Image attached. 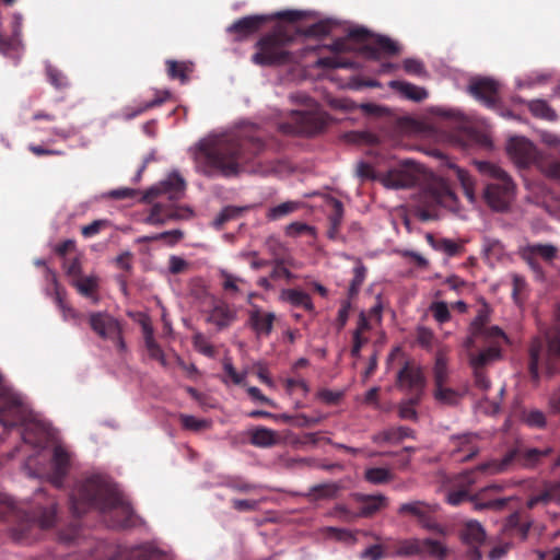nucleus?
<instances>
[{
	"label": "nucleus",
	"mask_w": 560,
	"mask_h": 560,
	"mask_svg": "<svg viewBox=\"0 0 560 560\" xmlns=\"http://www.w3.org/2000/svg\"><path fill=\"white\" fill-rule=\"evenodd\" d=\"M91 508L98 509L105 522L113 528L131 527L138 522L117 486L102 475H94L79 482L71 493L73 514L81 515Z\"/></svg>",
	"instance_id": "f257e3e1"
},
{
	"label": "nucleus",
	"mask_w": 560,
	"mask_h": 560,
	"mask_svg": "<svg viewBox=\"0 0 560 560\" xmlns=\"http://www.w3.org/2000/svg\"><path fill=\"white\" fill-rule=\"evenodd\" d=\"M242 148L241 139L235 133L211 132L190 147L188 152L198 173L208 177H232L240 173L241 163L245 161Z\"/></svg>",
	"instance_id": "f03ea898"
},
{
	"label": "nucleus",
	"mask_w": 560,
	"mask_h": 560,
	"mask_svg": "<svg viewBox=\"0 0 560 560\" xmlns=\"http://www.w3.org/2000/svg\"><path fill=\"white\" fill-rule=\"evenodd\" d=\"M0 424L4 429L20 425L22 439L36 452L43 450L52 438L47 422L32 410L26 398L15 392L0 375Z\"/></svg>",
	"instance_id": "7ed1b4c3"
},
{
	"label": "nucleus",
	"mask_w": 560,
	"mask_h": 560,
	"mask_svg": "<svg viewBox=\"0 0 560 560\" xmlns=\"http://www.w3.org/2000/svg\"><path fill=\"white\" fill-rule=\"evenodd\" d=\"M529 373L535 382L539 380L540 364H546L549 375L556 372L551 361L552 359L560 358V306L556 314V324L546 334L545 339L541 337L533 339L529 347Z\"/></svg>",
	"instance_id": "20e7f679"
},
{
	"label": "nucleus",
	"mask_w": 560,
	"mask_h": 560,
	"mask_svg": "<svg viewBox=\"0 0 560 560\" xmlns=\"http://www.w3.org/2000/svg\"><path fill=\"white\" fill-rule=\"evenodd\" d=\"M553 452L551 446H545L542 448H513L509 451L501 459H490L486 463L478 465V469H481L490 475H498L505 472L512 468L515 463L523 468H535L541 460V458L550 455Z\"/></svg>",
	"instance_id": "39448f33"
},
{
	"label": "nucleus",
	"mask_w": 560,
	"mask_h": 560,
	"mask_svg": "<svg viewBox=\"0 0 560 560\" xmlns=\"http://www.w3.org/2000/svg\"><path fill=\"white\" fill-rule=\"evenodd\" d=\"M290 40V36H282L280 27L276 28L257 43L258 50L252 57L253 62L262 67L291 62L292 54L284 47L285 43Z\"/></svg>",
	"instance_id": "423d86ee"
},
{
	"label": "nucleus",
	"mask_w": 560,
	"mask_h": 560,
	"mask_svg": "<svg viewBox=\"0 0 560 560\" xmlns=\"http://www.w3.org/2000/svg\"><path fill=\"white\" fill-rule=\"evenodd\" d=\"M424 176V167L413 160H405L380 175V182L388 189L409 188Z\"/></svg>",
	"instance_id": "0eeeda50"
},
{
	"label": "nucleus",
	"mask_w": 560,
	"mask_h": 560,
	"mask_svg": "<svg viewBox=\"0 0 560 560\" xmlns=\"http://www.w3.org/2000/svg\"><path fill=\"white\" fill-rule=\"evenodd\" d=\"M482 198L492 211L506 212L516 198V184L512 178L489 183L483 188Z\"/></svg>",
	"instance_id": "6e6552de"
},
{
	"label": "nucleus",
	"mask_w": 560,
	"mask_h": 560,
	"mask_svg": "<svg viewBox=\"0 0 560 560\" xmlns=\"http://www.w3.org/2000/svg\"><path fill=\"white\" fill-rule=\"evenodd\" d=\"M303 15H305V12L302 11H279L271 15L245 16L231 24L228 27V32L235 33L236 40H243L247 36L256 33L260 25L268 19L285 18L289 21L294 22L300 20Z\"/></svg>",
	"instance_id": "1a4fd4ad"
},
{
	"label": "nucleus",
	"mask_w": 560,
	"mask_h": 560,
	"mask_svg": "<svg viewBox=\"0 0 560 560\" xmlns=\"http://www.w3.org/2000/svg\"><path fill=\"white\" fill-rule=\"evenodd\" d=\"M506 152L510 159L518 167H527L532 164H540L545 162L539 158V152L535 144L525 137H512L506 143Z\"/></svg>",
	"instance_id": "9d476101"
},
{
	"label": "nucleus",
	"mask_w": 560,
	"mask_h": 560,
	"mask_svg": "<svg viewBox=\"0 0 560 560\" xmlns=\"http://www.w3.org/2000/svg\"><path fill=\"white\" fill-rule=\"evenodd\" d=\"M427 380L422 368L410 361H405L404 366L397 373V386L405 392L421 396L424 392Z\"/></svg>",
	"instance_id": "9b49d317"
},
{
	"label": "nucleus",
	"mask_w": 560,
	"mask_h": 560,
	"mask_svg": "<svg viewBox=\"0 0 560 560\" xmlns=\"http://www.w3.org/2000/svg\"><path fill=\"white\" fill-rule=\"evenodd\" d=\"M247 314V325L256 338H267L271 335L277 318L275 312L265 311L259 305H253Z\"/></svg>",
	"instance_id": "f8f14e48"
},
{
	"label": "nucleus",
	"mask_w": 560,
	"mask_h": 560,
	"mask_svg": "<svg viewBox=\"0 0 560 560\" xmlns=\"http://www.w3.org/2000/svg\"><path fill=\"white\" fill-rule=\"evenodd\" d=\"M92 329L104 339H117L121 350L125 349V342L121 339L120 325L117 319L106 313H93L90 316Z\"/></svg>",
	"instance_id": "ddd939ff"
},
{
	"label": "nucleus",
	"mask_w": 560,
	"mask_h": 560,
	"mask_svg": "<svg viewBox=\"0 0 560 560\" xmlns=\"http://www.w3.org/2000/svg\"><path fill=\"white\" fill-rule=\"evenodd\" d=\"M478 434L463 433L451 436V455L458 462H466L479 453Z\"/></svg>",
	"instance_id": "4468645a"
},
{
	"label": "nucleus",
	"mask_w": 560,
	"mask_h": 560,
	"mask_svg": "<svg viewBox=\"0 0 560 560\" xmlns=\"http://www.w3.org/2000/svg\"><path fill=\"white\" fill-rule=\"evenodd\" d=\"M498 90L499 82L490 78L476 79L468 86V92L476 100L493 109L497 107Z\"/></svg>",
	"instance_id": "2eb2a0df"
},
{
	"label": "nucleus",
	"mask_w": 560,
	"mask_h": 560,
	"mask_svg": "<svg viewBox=\"0 0 560 560\" xmlns=\"http://www.w3.org/2000/svg\"><path fill=\"white\" fill-rule=\"evenodd\" d=\"M71 453L61 444L54 447L51 458V472L48 475L50 482L60 488L62 479L67 475L71 464Z\"/></svg>",
	"instance_id": "dca6fc26"
},
{
	"label": "nucleus",
	"mask_w": 560,
	"mask_h": 560,
	"mask_svg": "<svg viewBox=\"0 0 560 560\" xmlns=\"http://www.w3.org/2000/svg\"><path fill=\"white\" fill-rule=\"evenodd\" d=\"M186 180L178 171L171 172L158 186L150 188L149 194H165L171 200H178L184 197Z\"/></svg>",
	"instance_id": "f3484780"
},
{
	"label": "nucleus",
	"mask_w": 560,
	"mask_h": 560,
	"mask_svg": "<svg viewBox=\"0 0 560 560\" xmlns=\"http://www.w3.org/2000/svg\"><path fill=\"white\" fill-rule=\"evenodd\" d=\"M236 318L237 312L225 302L220 301L209 312L207 322L221 330L232 325Z\"/></svg>",
	"instance_id": "a211bd4d"
},
{
	"label": "nucleus",
	"mask_w": 560,
	"mask_h": 560,
	"mask_svg": "<svg viewBox=\"0 0 560 560\" xmlns=\"http://www.w3.org/2000/svg\"><path fill=\"white\" fill-rule=\"evenodd\" d=\"M351 497L362 503L359 517H370L387 505V498L383 494L353 493Z\"/></svg>",
	"instance_id": "6ab92c4d"
},
{
	"label": "nucleus",
	"mask_w": 560,
	"mask_h": 560,
	"mask_svg": "<svg viewBox=\"0 0 560 560\" xmlns=\"http://www.w3.org/2000/svg\"><path fill=\"white\" fill-rule=\"evenodd\" d=\"M487 538V533L482 524L476 520H469L464 523L460 530V539L469 547H480Z\"/></svg>",
	"instance_id": "aec40b11"
},
{
	"label": "nucleus",
	"mask_w": 560,
	"mask_h": 560,
	"mask_svg": "<svg viewBox=\"0 0 560 560\" xmlns=\"http://www.w3.org/2000/svg\"><path fill=\"white\" fill-rule=\"evenodd\" d=\"M557 247L552 244H527L521 248V255L524 259L528 261V264L532 266L533 269L537 270V272L540 271V269L534 264L533 257L534 256H540L546 260H551L557 255Z\"/></svg>",
	"instance_id": "412c9836"
},
{
	"label": "nucleus",
	"mask_w": 560,
	"mask_h": 560,
	"mask_svg": "<svg viewBox=\"0 0 560 560\" xmlns=\"http://www.w3.org/2000/svg\"><path fill=\"white\" fill-rule=\"evenodd\" d=\"M279 301L293 307H303L308 312H314V303L308 293L298 289H283L279 293Z\"/></svg>",
	"instance_id": "4be33fe9"
},
{
	"label": "nucleus",
	"mask_w": 560,
	"mask_h": 560,
	"mask_svg": "<svg viewBox=\"0 0 560 560\" xmlns=\"http://www.w3.org/2000/svg\"><path fill=\"white\" fill-rule=\"evenodd\" d=\"M252 445L260 448H268L277 445L280 441L278 433L266 427H255L247 431Z\"/></svg>",
	"instance_id": "5701e85b"
},
{
	"label": "nucleus",
	"mask_w": 560,
	"mask_h": 560,
	"mask_svg": "<svg viewBox=\"0 0 560 560\" xmlns=\"http://www.w3.org/2000/svg\"><path fill=\"white\" fill-rule=\"evenodd\" d=\"M560 503V480L556 482H546L540 493L532 495L527 501L529 509L542 504Z\"/></svg>",
	"instance_id": "b1692460"
},
{
	"label": "nucleus",
	"mask_w": 560,
	"mask_h": 560,
	"mask_svg": "<svg viewBox=\"0 0 560 560\" xmlns=\"http://www.w3.org/2000/svg\"><path fill=\"white\" fill-rule=\"evenodd\" d=\"M501 357V350L498 343L490 345L478 353L469 355V364L474 371H483V369Z\"/></svg>",
	"instance_id": "393cba45"
},
{
	"label": "nucleus",
	"mask_w": 560,
	"mask_h": 560,
	"mask_svg": "<svg viewBox=\"0 0 560 560\" xmlns=\"http://www.w3.org/2000/svg\"><path fill=\"white\" fill-rule=\"evenodd\" d=\"M388 85L402 97L413 102H422L429 95L428 91L423 86L406 81L394 80L390 81Z\"/></svg>",
	"instance_id": "a878e982"
},
{
	"label": "nucleus",
	"mask_w": 560,
	"mask_h": 560,
	"mask_svg": "<svg viewBox=\"0 0 560 560\" xmlns=\"http://www.w3.org/2000/svg\"><path fill=\"white\" fill-rule=\"evenodd\" d=\"M295 119L301 122L300 132L314 135L320 131L325 126V118L320 113H300L296 112Z\"/></svg>",
	"instance_id": "bb28decb"
},
{
	"label": "nucleus",
	"mask_w": 560,
	"mask_h": 560,
	"mask_svg": "<svg viewBox=\"0 0 560 560\" xmlns=\"http://www.w3.org/2000/svg\"><path fill=\"white\" fill-rule=\"evenodd\" d=\"M448 167L454 172L456 179L460 183L464 194L468 202L472 206H477L478 198L475 192V180L470 174L454 163H450Z\"/></svg>",
	"instance_id": "cd10ccee"
},
{
	"label": "nucleus",
	"mask_w": 560,
	"mask_h": 560,
	"mask_svg": "<svg viewBox=\"0 0 560 560\" xmlns=\"http://www.w3.org/2000/svg\"><path fill=\"white\" fill-rule=\"evenodd\" d=\"M439 510V504L427 503L423 501H412L402 503L398 512L400 514H410L418 518L419 523L427 517L428 514H434Z\"/></svg>",
	"instance_id": "c85d7f7f"
},
{
	"label": "nucleus",
	"mask_w": 560,
	"mask_h": 560,
	"mask_svg": "<svg viewBox=\"0 0 560 560\" xmlns=\"http://www.w3.org/2000/svg\"><path fill=\"white\" fill-rule=\"evenodd\" d=\"M517 102L526 104L532 115L536 118L545 119L548 121H555L558 117L556 110L545 100L536 98L530 101H524L522 98H518Z\"/></svg>",
	"instance_id": "c756f323"
},
{
	"label": "nucleus",
	"mask_w": 560,
	"mask_h": 560,
	"mask_svg": "<svg viewBox=\"0 0 560 560\" xmlns=\"http://www.w3.org/2000/svg\"><path fill=\"white\" fill-rule=\"evenodd\" d=\"M412 435V430L408 427H396L384 430L373 435L372 440L376 444L390 443L397 444L406 438Z\"/></svg>",
	"instance_id": "7c9ffc66"
},
{
	"label": "nucleus",
	"mask_w": 560,
	"mask_h": 560,
	"mask_svg": "<svg viewBox=\"0 0 560 560\" xmlns=\"http://www.w3.org/2000/svg\"><path fill=\"white\" fill-rule=\"evenodd\" d=\"M219 276L221 278V285L224 292L232 298H236L242 294V287L247 283L244 278L233 275L225 269H219Z\"/></svg>",
	"instance_id": "2f4dec72"
},
{
	"label": "nucleus",
	"mask_w": 560,
	"mask_h": 560,
	"mask_svg": "<svg viewBox=\"0 0 560 560\" xmlns=\"http://www.w3.org/2000/svg\"><path fill=\"white\" fill-rule=\"evenodd\" d=\"M482 254L489 262H494L504 257L505 247L500 240L491 236H483Z\"/></svg>",
	"instance_id": "473e14b6"
},
{
	"label": "nucleus",
	"mask_w": 560,
	"mask_h": 560,
	"mask_svg": "<svg viewBox=\"0 0 560 560\" xmlns=\"http://www.w3.org/2000/svg\"><path fill=\"white\" fill-rule=\"evenodd\" d=\"M130 560H173V558L171 555L162 552L151 545H145L132 548Z\"/></svg>",
	"instance_id": "72a5a7b5"
},
{
	"label": "nucleus",
	"mask_w": 560,
	"mask_h": 560,
	"mask_svg": "<svg viewBox=\"0 0 560 560\" xmlns=\"http://www.w3.org/2000/svg\"><path fill=\"white\" fill-rule=\"evenodd\" d=\"M334 213L329 215V229L327 231L328 238L332 241L342 240L343 237L339 234V228L343 218V206L338 199H332Z\"/></svg>",
	"instance_id": "f704fd0d"
},
{
	"label": "nucleus",
	"mask_w": 560,
	"mask_h": 560,
	"mask_svg": "<svg viewBox=\"0 0 560 560\" xmlns=\"http://www.w3.org/2000/svg\"><path fill=\"white\" fill-rule=\"evenodd\" d=\"M433 397L441 405L456 406L459 404L463 393L445 384L434 387Z\"/></svg>",
	"instance_id": "c9c22d12"
},
{
	"label": "nucleus",
	"mask_w": 560,
	"mask_h": 560,
	"mask_svg": "<svg viewBox=\"0 0 560 560\" xmlns=\"http://www.w3.org/2000/svg\"><path fill=\"white\" fill-rule=\"evenodd\" d=\"M446 556L447 547L445 544L431 538L422 539V559L444 560Z\"/></svg>",
	"instance_id": "e433bc0d"
},
{
	"label": "nucleus",
	"mask_w": 560,
	"mask_h": 560,
	"mask_svg": "<svg viewBox=\"0 0 560 560\" xmlns=\"http://www.w3.org/2000/svg\"><path fill=\"white\" fill-rule=\"evenodd\" d=\"M475 165L479 173L483 176L492 178L494 182H503L512 178L505 170L499 164L489 161H476Z\"/></svg>",
	"instance_id": "4c0bfd02"
},
{
	"label": "nucleus",
	"mask_w": 560,
	"mask_h": 560,
	"mask_svg": "<svg viewBox=\"0 0 560 560\" xmlns=\"http://www.w3.org/2000/svg\"><path fill=\"white\" fill-rule=\"evenodd\" d=\"M450 377V370L447 358L443 351H439L435 355L433 365V382L434 387L447 384Z\"/></svg>",
	"instance_id": "58836bf2"
},
{
	"label": "nucleus",
	"mask_w": 560,
	"mask_h": 560,
	"mask_svg": "<svg viewBox=\"0 0 560 560\" xmlns=\"http://www.w3.org/2000/svg\"><path fill=\"white\" fill-rule=\"evenodd\" d=\"M485 497L486 495L483 493H480V490L476 494L469 497V501L474 504L475 511H482V510L501 511L504 509V506L506 505V503L510 500L509 498H500V499H494V500L482 501V499Z\"/></svg>",
	"instance_id": "ea45409f"
},
{
	"label": "nucleus",
	"mask_w": 560,
	"mask_h": 560,
	"mask_svg": "<svg viewBox=\"0 0 560 560\" xmlns=\"http://www.w3.org/2000/svg\"><path fill=\"white\" fill-rule=\"evenodd\" d=\"M489 319L488 312L486 310L480 311L474 320L470 324L469 328V337L465 341V347L469 348L475 345V342L479 339L480 335H483V329L487 327V322Z\"/></svg>",
	"instance_id": "a19ab883"
},
{
	"label": "nucleus",
	"mask_w": 560,
	"mask_h": 560,
	"mask_svg": "<svg viewBox=\"0 0 560 560\" xmlns=\"http://www.w3.org/2000/svg\"><path fill=\"white\" fill-rule=\"evenodd\" d=\"M170 95L171 93L168 90H164L162 92L156 91V95L152 101L139 104L133 110L126 108L122 113V116L125 119H132L136 116L142 114L148 108L161 105L165 100L170 97Z\"/></svg>",
	"instance_id": "79ce46f5"
},
{
	"label": "nucleus",
	"mask_w": 560,
	"mask_h": 560,
	"mask_svg": "<svg viewBox=\"0 0 560 560\" xmlns=\"http://www.w3.org/2000/svg\"><path fill=\"white\" fill-rule=\"evenodd\" d=\"M300 207H301V202H299V201H293V200L284 201L280 205L269 208L266 213V218L269 221H277V220H280V219L295 212L296 210L300 209Z\"/></svg>",
	"instance_id": "37998d69"
},
{
	"label": "nucleus",
	"mask_w": 560,
	"mask_h": 560,
	"mask_svg": "<svg viewBox=\"0 0 560 560\" xmlns=\"http://www.w3.org/2000/svg\"><path fill=\"white\" fill-rule=\"evenodd\" d=\"M284 234L288 237H292V238H296L302 235H308L312 238H316L317 231H316L315 226H313V225H310L307 223L300 222V221H294L285 226Z\"/></svg>",
	"instance_id": "c03bdc74"
},
{
	"label": "nucleus",
	"mask_w": 560,
	"mask_h": 560,
	"mask_svg": "<svg viewBox=\"0 0 560 560\" xmlns=\"http://www.w3.org/2000/svg\"><path fill=\"white\" fill-rule=\"evenodd\" d=\"M431 114L441 117L446 120L454 121L457 125L466 122L465 114L458 108L445 107V106H433L430 109Z\"/></svg>",
	"instance_id": "a18cd8bd"
},
{
	"label": "nucleus",
	"mask_w": 560,
	"mask_h": 560,
	"mask_svg": "<svg viewBox=\"0 0 560 560\" xmlns=\"http://www.w3.org/2000/svg\"><path fill=\"white\" fill-rule=\"evenodd\" d=\"M248 207H235L226 206L219 214L214 218L212 225L214 229L220 230L228 221L237 218L243 211L247 210Z\"/></svg>",
	"instance_id": "49530a36"
},
{
	"label": "nucleus",
	"mask_w": 560,
	"mask_h": 560,
	"mask_svg": "<svg viewBox=\"0 0 560 560\" xmlns=\"http://www.w3.org/2000/svg\"><path fill=\"white\" fill-rule=\"evenodd\" d=\"M396 556H418L422 558V539L410 538L401 541L395 552Z\"/></svg>",
	"instance_id": "de8ad7c7"
},
{
	"label": "nucleus",
	"mask_w": 560,
	"mask_h": 560,
	"mask_svg": "<svg viewBox=\"0 0 560 560\" xmlns=\"http://www.w3.org/2000/svg\"><path fill=\"white\" fill-rule=\"evenodd\" d=\"M364 479L372 485H382L393 480V474L385 467H372L365 470Z\"/></svg>",
	"instance_id": "09e8293b"
},
{
	"label": "nucleus",
	"mask_w": 560,
	"mask_h": 560,
	"mask_svg": "<svg viewBox=\"0 0 560 560\" xmlns=\"http://www.w3.org/2000/svg\"><path fill=\"white\" fill-rule=\"evenodd\" d=\"M337 22L331 19L318 21L310 25L305 31L304 35L314 37H324L331 33Z\"/></svg>",
	"instance_id": "8fccbe9b"
},
{
	"label": "nucleus",
	"mask_w": 560,
	"mask_h": 560,
	"mask_svg": "<svg viewBox=\"0 0 560 560\" xmlns=\"http://www.w3.org/2000/svg\"><path fill=\"white\" fill-rule=\"evenodd\" d=\"M73 285L84 296L92 298L98 288V278L96 276H86L73 281Z\"/></svg>",
	"instance_id": "3c124183"
},
{
	"label": "nucleus",
	"mask_w": 560,
	"mask_h": 560,
	"mask_svg": "<svg viewBox=\"0 0 560 560\" xmlns=\"http://www.w3.org/2000/svg\"><path fill=\"white\" fill-rule=\"evenodd\" d=\"M550 77L551 74L548 72L534 71L527 74L524 79L517 80L516 85L518 89H529L536 85H542L550 79Z\"/></svg>",
	"instance_id": "603ef678"
},
{
	"label": "nucleus",
	"mask_w": 560,
	"mask_h": 560,
	"mask_svg": "<svg viewBox=\"0 0 560 560\" xmlns=\"http://www.w3.org/2000/svg\"><path fill=\"white\" fill-rule=\"evenodd\" d=\"M167 73L172 79H179L182 83L188 81L187 72L191 71L192 63L182 62L178 63L174 60H167Z\"/></svg>",
	"instance_id": "864d4df0"
},
{
	"label": "nucleus",
	"mask_w": 560,
	"mask_h": 560,
	"mask_svg": "<svg viewBox=\"0 0 560 560\" xmlns=\"http://www.w3.org/2000/svg\"><path fill=\"white\" fill-rule=\"evenodd\" d=\"M354 277L350 283L349 287V294L354 295L359 292L360 287L362 285L365 275H366V268L362 264L360 258H355V266L353 268Z\"/></svg>",
	"instance_id": "5fc2aeb1"
},
{
	"label": "nucleus",
	"mask_w": 560,
	"mask_h": 560,
	"mask_svg": "<svg viewBox=\"0 0 560 560\" xmlns=\"http://www.w3.org/2000/svg\"><path fill=\"white\" fill-rule=\"evenodd\" d=\"M528 190L532 201L540 206H545L547 200L552 197L551 191L541 184L528 185Z\"/></svg>",
	"instance_id": "6e6d98bb"
},
{
	"label": "nucleus",
	"mask_w": 560,
	"mask_h": 560,
	"mask_svg": "<svg viewBox=\"0 0 560 560\" xmlns=\"http://www.w3.org/2000/svg\"><path fill=\"white\" fill-rule=\"evenodd\" d=\"M192 345H194V348L200 352L201 354L208 357V358H213L215 352H214V349L212 347V345L208 341V339L206 338V336L200 332V331H196L192 336Z\"/></svg>",
	"instance_id": "4d7b16f0"
},
{
	"label": "nucleus",
	"mask_w": 560,
	"mask_h": 560,
	"mask_svg": "<svg viewBox=\"0 0 560 560\" xmlns=\"http://www.w3.org/2000/svg\"><path fill=\"white\" fill-rule=\"evenodd\" d=\"M419 395H415L412 398L401 401L398 408V413L401 419L407 420H416L417 411L415 409V405H417L420 400Z\"/></svg>",
	"instance_id": "13d9d810"
},
{
	"label": "nucleus",
	"mask_w": 560,
	"mask_h": 560,
	"mask_svg": "<svg viewBox=\"0 0 560 560\" xmlns=\"http://www.w3.org/2000/svg\"><path fill=\"white\" fill-rule=\"evenodd\" d=\"M38 455L39 453L30 456L24 463L23 469L25 474L31 478H37L46 475V468L42 466L37 460Z\"/></svg>",
	"instance_id": "bf43d9fd"
},
{
	"label": "nucleus",
	"mask_w": 560,
	"mask_h": 560,
	"mask_svg": "<svg viewBox=\"0 0 560 560\" xmlns=\"http://www.w3.org/2000/svg\"><path fill=\"white\" fill-rule=\"evenodd\" d=\"M180 421L185 429L191 431H200L202 429H208L211 425L209 420L199 419L190 415H180Z\"/></svg>",
	"instance_id": "052dcab7"
},
{
	"label": "nucleus",
	"mask_w": 560,
	"mask_h": 560,
	"mask_svg": "<svg viewBox=\"0 0 560 560\" xmlns=\"http://www.w3.org/2000/svg\"><path fill=\"white\" fill-rule=\"evenodd\" d=\"M144 222L151 225H163L167 222L166 210L164 206L155 203L150 211V214L144 219Z\"/></svg>",
	"instance_id": "680f3d73"
},
{
	"label": "nucleus",
	"mask_w": 560,
	"mask_h": 560,
	"mask_svg": "<svg viewBox=\"0 0 560 560\" xmlns=\"http://www.w3.org/2000/svg\"><path fill=\"white\" fill-rule=\"evenodd\" d=\"M477 472H483L486 475H489L488 472H486L481 469H478V466H477L474 469L465 470L462 474H459L456 477V483L458 486H460L463 489L467 490L468 488H470L478 481V479L476 477Z\"/></svg>",
	"instance_id": "e2e57ef3"
},
{
	"label": "nucleus",
	"mask_w": 560,
	"mask_h": 560,
	"mask_svg": "<svg viewBox=\"0 0 560 560\" xmlns=\"http://www.w3.org/2000/svg\"><path fill=\"white\" fill-rule=\"evenodd\" d=\"M430 310L433 314L434 319L440 324H443L451 318V313L446 302H434L431 304Z\"/></svg>",
	"instance_id": "0e129e2a"
},
{
	"label": "nucleus",
	"mask_w": 560,
	"mask_h": 560,
	"mask_svg": "<svg viewBox=\"0 0 560 560\" xmlns=\"http://www.w3.org/2000/svg\"><path fill=\"white\" fill-rule=\"evenodd\" d=\"M404 70L409 73L417 77H424L427 75V70L423 65V62L416 58H406L402 61Z\"/></svg>",
	"instance_id": "69168bd1"
},
{
	"label": "nucleus",
	"mask_w": 560,
	"mask_h": 560,
	"mask_svg": "<svg viewBox=\"0 0 560 560\" xmlns=\"http://www.w3.org/2000/svg\"><path fill=\"white\" fill-rule=\"evenodd\" d=\"M223 370L233 384L241 385L244 383L246 378V372L236 371L230 359H225L223 361Z\"/></svg>",
	"instance_id": "338daca9"
},
{
	"label": "nucleus",
	"mask_w": 560,
	"mask_h": 560,
	"mask_svg": "<svg viewBox=\"0 0 560 560\" xmlns=\"http://www.w3.org/2000/svg\"><path fill=\"white\" fill-rule=\"evenodd\" d=\"M434 249L445 253L447 256L452 257L458 253L459 246L455 241L442 237L438 238L436 244H434Z\"/></svg>",
	"instance_id": "774afa93"
}]
</instances>
